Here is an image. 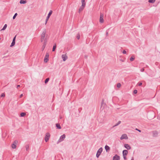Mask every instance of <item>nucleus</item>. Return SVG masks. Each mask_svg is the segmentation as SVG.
<instances>
[{
    "label": "nucleus",
    "mask_w": 160,
    "mask_h": 160,
    "mask_svg": "<svg viewBox=\"0 0 160 160\" xmlns=\"http://www.w3.org/2000/svg\"><path fill=\"white\" fill-rule=\"evenodd\" d=\"M46 32V30L45 29L42 33L41 38V42H42L43 41H44V39L45 38V37Z\"/></svg>",
    "instance_id": "obj_1"
},
{
    "label": "nucleus",
    "mask_w": 160,
    "mask_h": 160,
    "mask_svg": "<svg viewBox=\"0 0 160 160\" xmlns=\"http://www.w3.org/2000/svg\"><path fill=\"white\" fill-rule=\"evenodd\" d=\"M102 148H100L98 151L97 154H96V157L97 158H98L99 156L100 155L101 153L102 152Z\"/></svg>",
    "instance_id": "obj_2"
},
{
    "label": "nucleus",
    "mask_w": 160,
    "mask_h": 160,
    "mask_svg": "<svg viewBox=\"0 0 160 160\" xmlns=\"http://www.w3.org/2000/svg\"><path fill=\"white\" fill-rule=\"evenodd\" d=\"M52 11L51 10H50L49 13L48 14L47 17V18L46 20V22H45V24H46L48 21L49 18H50V17L51 15L52 14Z\"/></svg>",
    "instance_id": "obj_3"
},
{
    "label": "nucleus",
    "mask_w": 160,
    "mask_h": 160,
    "mask_svg": "<svg viewBox=\"0 0 160 160\" xmlns=\"http://www.w3.org/2000/svg\"><path fill=\"white\" fill-rule=\"evenodd\" d=\"M50 134L49 133L47 132L45 137V140L46 142H47L49 140L50 137Z\"/></svg>",
    "instance_id": "obj_4"
},
{
    "label": "nucleus",
    "mask_w": 160,
    "mask_h": 160,
    "mask_svg": "<svg viewBox=\"0 0 160 160\" xmlns=\"http://www.w3.org/2000/svg\"><path fill=\"white\" fill-rule=\"evenodd\" d=\"M103 15L102 13H100V17L99 19V22L101 23H102L104 22V20L103 19Z\"/></svg>",
    "instance_id": "obj_5"
},
{
    "label": "nucleus",
    "mask_w": 160,
    "mask_h": 160,
    "mask_svg": "<svg viewBox=\"0 0 160 160\" xmlns=\"http://www.w3.org/2000/svg\"><path fill=\"white\" fill-rule=\"evenodd\" d=\"M65 134H63L60 137V138L58 140V142H60L63 141L64 140V139L65 138Z\"/></svg>",
    "instance_id": "obj_6"
},
{
    "label": "nucleus",
    "mask_w": 160,
    "mask_h": 160,
    "mask_svg": "<svg viewBox=\"0 0 160 160\" xmlns=\"http://www.w3.org/2000/svg\"><path fill=\"white\" fill-rule=\"evenodd\" d=\"M124 139H128V137L127 134H122L120 138V139L121 140H122Z\"/></svg>",
    "instance_id": "obj_7"
},
{
    "label": "nucleus",
    "mask_w": 160,
    "mask_h": 160,
    "mask_svg": "<svg viewBox=\"0 0 160 160\" xmlns=\"http://www.w3.org/2000/svg\"><path fill=\"white\" fill-rule=\"evenodd\" d=\"M120 159V157L119 156L115 155L113 157L112 160H119Z\"/></svg>",
    "instance_id": "obj_8"
},
{
    "label": "nucleus",
    "mask_w": 160,
    "mask_h": 160,
    "mask_svg": "<svg viewBox=\"0 0 160 160\" xmlns=\"http://www.w3.org/2000/svg\"><path fill=\"white\" fill-rule=\"evenodd\" d=\"M47 42V39L46 37L45 39H44V42L43 44V46L42 47V50H44V48L46 46Z\"/></svg>",
    "instance_id": "obj_9"
},
{
    "label": "nucleus",
    "mask_w": 160,
    "mask_h": 160,
    "mask_svg": "<svg viewBox=\"0 0 160 160\" xmlns=\"http://www.w3.org/2000/svg\"><path fill=\"white\" fill-rule=\"evenodd\" d=\"M49 55L47 53L44 58V62H47L48 60Z\"/></svg>",
    "instance_id": "obj_10"
},
{
    "label": "nucleus",
    "mask_w": 160,
    "mask_h": 160,
    "mask_svg": "<svg viewBox=\"0 0 160 160\" xmlns=\"http://www.w3.org/2000/svg\"><path fill=\"white\" fill-rule=\"evenodd\" d=\"M62 58L63 61H65L68 59V57L66 54H62Z\"/></svg>",
    "instance_id": "obj_11"
},
{
    "label": "nucleus",
    "mask_w": 160,
    "mask_h": 160,
    "mask_svg": "<svg viewBox=\"0 0 160 160\" xmlns=\"http://www.w3.org/2000/svg\"><path fill=\"white\" fill-rule=\"evenodd\" d=\"M124 146L125 148L127 149L128 150H130L131 149V146L129 145L128 144H125L124 145Z\"/></svg>",
    "instance_id": "obj_12"
},
{
    "label": "nucleus",
    "mask_w": 160,
    "mask_h": 160,
    "mask_svg": "<svg viewBox=\"0 0 160 160\" xmlns=\"http://www.w3.org/2000/svg\"><path fill=\"white\" fill-rule=\"evenodd\" d=\"M128 154V151L127 150H124L122 151L123 155L127 156Z\"/></svg>",
    "instance_id": "obj_13"
},
{
    "label": "nucleus",
    "mask_w": 160,
    "mask_h": 160,
    "mask_svg": "<svg viewBox=\"0 0 160 160\" xmlns=\"http://www.w3.org/2000/svg\"><path fill=\"white\" fill-rule=\"evenodd\" d=\"M105 149L106 150V151L107 152H108L110 150V147L108 146H107V145H106L105 146Z\"/></svg>",
    "instance_id": "obj_14"
},
{
    "label": "nucleus",
    "mask_w": 160,
    "mask_h": 160,
    "mask_svg": "<svg viewBox=\"0 0 160 160\" xmlns=\"http://www.w3.org/2000/svg\"><path fill=\"white\" fill-rule=\"evenodd\" d=\"M153 137H157L158 135V132L157 131H154L153 132Z\"/></svg>",
    "instance_id": "obj_15"
},
{
    "label": "nucleus",
    "mask_w": 160,
    "mask_h": 160,
    "mask_svg": "<svg viewBox=\"0 0 160 160\" xmlns=\"http://www.w3.org/2000/svg\"><path fill=\"white\" fill-rule=\"evenodd\" d=\"M84 7H83L82 6H81L80 7V8H79V11H78V12L79 13H80V12L83 10Z\"/></svg>",
    "instance_id": "obj_16"
},
{
    "label": "nucleus",
    "mask_w": 160,
    "mask_h": 160,
    "mask_svg": "<svg viewBox=\"0 0 160 160\" xmlns=\"http://www.w3.org/2000/svg\"><path fill=\"white\" fill-rule=\"evenodd\" d=\"M56 47H57L56 44V43H55L54 44V45L53 47V48H52V52H54L55 51V50L56 48Z\"/></svg>",
    "instance_id": "obj_17"
},
{
    "label": "nucleus",
    "mask_w": 160,
    "mask_h": 160,
    "mask_svg": "<svg viewBox=\"0 0 160 160\" xmlns=\"http://www.w3.org/2000/svg\"><path fill=\"white\" fill-rule=\"evenodd\" d=\"M82 6L83 7H85L86 3L85 2V0H82Z\"/></svg>",
    "instance_id": "obj_18"
},
{
    "label": "nucleus",
    "mask_w": 160,
    "mask_h": 160,
    "mask_svg": "<svg viewBox=\"0 0 160 160\" xmlns=\"http://www.w3.org/2000/svg\"><path fill=\"white\" fill-rule=\"evenodd\" d=\"M56 126L57 127V128L58 129H60L61 128V127L59 123H56Z\"/></svg>",
    "instance_id": "obj_19"
},
{
    "label": "nucleus",
    "mask_w": 160,
    "mask_h": 160,
    "mask_svg": "<svg viewBox=\"0 0 160 160\" xmlns=\"http://www.w3.org/2000/svg\"><path fill=\"white\" fill-rule=\"evenodd\" d=\"M27 2V1L26 0H21L20 1V4H25Z\"/></svg>",
    "instance_id": "obj_20"
},
{
    "label": "nucleus",
    "mask_w": 160,
    "mask_h": 160,
    "mask_svg": "<svg viewBox=\"0 0 160 160\" xmlns=\"http://www.w3.org/2000/svg\"><path fill=\"white\" fill-rule=\"evenodd\" d=\"M26 115V114L25 112H22L21 113L20 115V116L21 117H24L25 115Z\"/></svg>",
    "instance_id": "obj_21"
},
{
    "label": "nucleus",
    "mask_w": 160,
    "mask_h": 160,
    "mask_svg": "<svg viewBox=\"0 0 160 160\" xmlns=\"http://www.w3.org/2000/svg\"><path fill=\"white\" fill-rule=\"evenodd\" d=\"M7 27V24H5L4 25V27H3V28L1 29V30H4L6 29Z\"/></svg>",
    "instance_id": "obj_22"
},
{
    "label": "nucleus",
    "mask_w": 160,
    "mask_h": 160,
    "mask_svg": "<svg viewBox=\"0 0 160 160\" xmlns=\"http://www.w3.org/2000/svg\"><path fill=\"white\" fill-rule=\"evenodd\" d=\"M12 147L13 149L16 148V145L15 143H13L12 145Z\"/></svg>",
    "instance_id": "obj_23"
},
{
    "label": "nucleus",
    "mask_w": 160,
    "mask_h": 160,
    "mask_svg": "<svg viewBox=\"0 0 160 160\" xmlns=\"http://www.w3.org/2000/svg\"><path fill=\"white\" fill-rule=\"evenodd\" d=\"M135 59V57L134 56H132V57H131L130 58V60L131 61H133Z\"/></svg>",
    "instance_id": "obj_24"
},
{
    "label": "nucleus",
    "mask_w": 160,
    "mask_h": 160,
    "mask_svg": "<svg viewBox=\"0 0 160 160\" xmlns=\"http://www.w3.org/2000/svg\"><path fill=\"white\" fill-rule=\"evenodd\" d=\"M49 78H47L45 80V82H44L45 83V84H47L48 82L49 81Z\"/></svg>",
    "instance_id": "obj_25"
},
{
    "label": "nucleus",
    "mask_w": 160,
    "mask_h": 160,
    "mask_svg": "<svg viewBox=\"0 0 160 160\" xmlns=\"http://www.w3.org/2000/svg\"><path fill=\"white\" fill-rule=\"evenodd\" d=\"M156 0H148V2L151 3H154L155 2Z\"/></svg>",
    "instance_id": "obj_26"
},
{
    "label": "nucleus",
    "mask_w": 160,
    "mask_h": 160,
    "mask_svg": "<svg viewBox=\"0 0 160 160\" xmlns=\"http://www.w3.org/2000/svg\"><path fill=\"white\" fill-rule=\"evenodd\" d=\"M15 42H14V41H12L11 43V44L10 45V47H12L14 46L15 44Z\"/></svg>",
    "instance_id": "obj_27"
},
{
    "label": "nucleus",
    "mask_w": 160,
    "mask_h": 160,
    "mask_svg": "<svg viewBox=\"0 0 160 160\" xmlns=\"http://www.w3.org/2000/svg\"><path fill=\"white\" fill-rule=\"evenodd\" d=\"M121 122L120 121H119L118 123H116L115 125L113 127H115V126H116L118 125H119Z\"/></svg>",
    "instance_id": "obj_28"
},
{
    "label": "nucleus",
    "mask_w": 160,
    "mask_h": 160,
    "mask_svg": "<svg viewBox=\"0 0 160 160\" xmlns=\"http://www.w3.org/2000/svg\"><path fill=\"white\" fill-rule=\"evenodd\" d=\"M121 122L120 121H119L118 123H116L115 125L113 127H115V126H116L118 125H119Z\"/></svg>",
    "instance_id": "obj_29"
},
{
    "label": "nucleus",
    "mask_w": 160,
    "mask_h": 160,
    "mask_svg": "<svg viewBox=\"0 0 160 160\" xmlns=\"http://www.w3.org/2000/svg\"><path fill=\"white\" fill-rule=\"evenodd\" d=\"M25 147H26V150L27 151H28V149H29V145L28 144V145H26L25 146Z\"/></svg>",
    "instance_id": "obj_30"
},
{
    "label": "nucleus",
    "mask_w": 160,
    "mask_h": 160,
    "mask_svg": "<svg viewBox=\"0 0 160 160\" xmlns=\"http://www.w3.org/2000/svg\"><path fill=\"white\" fill-rule=\"evenodd\" d=\"M121 83H119L117 84V87L118 88H120L121 87Z\"/></svg>",
    "instance_id": "obj_31"
},
{
    "label": "nucleus",
    "mask_w": 160,
    "mask_h": 160,
    "mask_svg": "<svg viewBox=\"0 0 160 160\" xmlns=\"http://www.w3.org/2000/svg\"><path fill=\"white\" fill-rule=\"evenodd\" d=\"M18 15V14L16 13L13 16V19H15L16 17Z\"/></svg>",
    "instance_id": "obj_32"
},
{
    "label": "nucleus",
    "mask_w": 160,
    "mask_h": 160,
    "mask_svg": "<svg viewBox=\"0 0 160 160\" xmlns=\"http://www.w3.org/2000/svg\"><path fill=\"white\" fill-rule=\"evenodd\" d=\"M80 35L79 34H78L77 35V38L78 39H80Z\"/></svg>",
    "instance_id": "obj_33"
},
{
    "label": "nucleus",
    "mask_w": 160,
    "mask_h": 160,
    "mask_svg": "<svg viewBox=\"0 0 160 160\" xmlns=\"http://www.w3.org/2000/svg\"><path fill=\"white\" fill-rule=\"evenodd\" d=\"M104 100L103 99L102 100V103H101V106H102V105H103V104H104Z\"/></svg>",
    "instance_id": "obj_34"
},
{
    "label": "nucleus",
    "mask_w": 160,
    "mask_h": 160,
    "mask_svg": "<svg viewBox=\"0 0 160 160\" xmlns=\"http://www.w3.org/2000/svg\"><path fill=\"white\" fill-rule=\"evenodd\" d=\"M138 91L137 90L135 89L133 91V93L135 94H137V93Z\"/></svg>",
    "instance_id": "obj_35"
},
{
    "label": "nucleus",
    "mask_w": 160,
    "mask_h": 160,
    "mask_svg": "<svg viewBox=\"0 0 160 160\" xmlns=\"http://www.w3.org/2000/svg\"><path fill=\"white\" fill-rule=\"evenodd\" d=\"M5 95L4 94V93H2L1 95V97H5Z\"/></svg>",
    "instance_id": "obj_36"
},
{
    "label": "nucleus",
    "mask_w": 160,
    "mask_h": 160,
    "mask_svg": "<svg viewBox=\"0 0 160 160\" xmlns=\"http://www.w3.org/2000/svg\"><path fill=\"white\" fill-rule=\"evenodd\" d=\"M16 35L13 38L12 41L14 42H15V39L16 38Z\"/></svg>",
    "instance_id": "obj_37"
},
{
    "label": "nucleus",
    "mask_w": 160,
    "mask_h": 160,
    "mask_svg": "<svg viewBox=\"0 0 160 160\" xmlns=\"http://www.w3.org/2000/svg\"><path fill=\"white\" fill-rule=\"evenodd\" d=\"M123 158H124V159H125V160L126 159H127V157H126L127 156H126L125 155H123Z\"/></svg>",
    "instance_id": "obj_38"
},
{
    "label": "nucleus",
    "mask_w": 160,
    "mask_h": 160,
    "mask_svg": "<svg viewBox=\"0 0 160 160\" xmlns=\"http://www.w3.org/2000/svg\"><path fill=\"white\" fill-rule=\"evenodd\" d=\"M142 84V83L141 82H139L138 83V85L139 86H141Z\"/></svg>",
    "instance_id": "obj_39"
},
{
    "label": "nucleus",
    "mask_w": 160,
    "mask_h": 160,
    "mask_svg": "<svg viewBox=\"0 0 160 160\" xmlns=\"http://www.w3.org/2000/svg\"><path fill=\"white\" fill-rule=\"evenodd\" d=\"M140 71L142 72H143V71H144V68H142L140 70Z\"/></svg>",
    "instance_id": "obj_40"
},
{
    "label": "nucleus",
    "mask_w": 160,
    "mask_h": 160,
    "mask_svg": "<svg viewBox=\"0 0 160 160\" xmlns=\"http://www.w3.org/2000/svg\"><path fill=\"white\" fill-rule=\"evenodd\" d=\"M122 53L123 54H125L127 53V52L125 50H124L122 52Z\"/></svg>",
    "instance_id": "obj_41"
},
{
    "label": "nucleus",
    "mask_w": 160,
    "mask_h": 160,
    "mask_svg": "<svg viewBox=\"0 0 160 160\" xmlns=\"http://www.w3.org/2000/svg\"><path fill=\"white\" fill-rule=\"evenodd\" d=\"M18 142V141H16V140H15L14 142H13V143H15V145Z\"/></svg>",
    "instance_id": "obj_42"
},
{
    "label": "nucleus",
    "mask_w": 160,
    "mask_h": 160,
    "mask_svg": "<svg viewBox=\"0 0 160 160\" xmlns=\"http://www.w3.org/2000/svg\"><path fill=\"white\" fill-rule=\"evenodd\" d=\"M135 129H136V130L138 131L139 132H141V130H140L139 129H138L137 128H136Z\"/></svg>",
    "instance_id": "obj_43"
},
{
    "label": "nucleus",
    "mask_w": 160,
    "mask_h": 160,
    "mask_svg": "<svg viewBox=\"0 0 160 160\" xmlns=\"http://www.w3.org/2000/svg\"><path fill=\"white\" fill-rule=\"evenodd\" d=\"M23 96L22 94H21L20 96V98H21Z\"/></svg>",
    "instance_id": "obj_44"
},
{
    "label": "nucleus",
    "mask_w": 160,
    "mask_h": 160,
    "mask_svg": "<svg viewBox=\"0 0 160 160\" xmlns=\"http://www.w3.org/2000/svg\"><path fill=\"white\" fill-rule=\"evenodd\" d=\"M20 87V85H18L17 86V88L18 89V88Z\"/></svg>",
    "instance_id": "obj_45"
},
{
    "label": "nucleus",
    "mask_w": 160,
    "mask_h": 160,
    "mask_svg": "<svg viewBox=\"0 0 160 160\" xmlns=\"http://www.w3.org/2000/svg\"><path fill=\"white\" fill-rule=\"evenodd\" d=\"M131 160H134V158L133 157H132L131 159Z\"/></svg>",
    "instance_id": "obj_46"
},
{
    "label": "nucleus",
    "mask_w": 160,
    "mask_h": 160,
    "mask_svg": "<svg viewBox=\"0 0 160 160\" xmlns=\"http://www.w3.org/2000/svg\"><path fill=\"white\" fill-rule=\"evenodd\" d=\"M108 32H106V34L107 35H108Z\"/></svg>",
    "instance_id": "obj_47"
},
{
    "label": "nucleus",
    "mask_w": 160,
    "mask_h": 160,
    "mask_svg": "<svg viewBox=\"0 0 160 160\" xmlns=\"http://www.w3.org/2000/svg\"><path fill=\"white\" fill-rule=\"evenodd\" d=\"M87 57L88 56H85V58H87Z\"/></svg>",
    "instance_id": "obj_48"
},
{
    "label": "nucleus",
    "mask_w": 160,
    "mask_h": 160,
    "mask_svg": "<svg viewBox=\"0 0 160 160\" xmlns=\"http://www.w3.org/2000/svg\"><path fill=\"white\" fill-rule=\"evenodd\" d=\"M60 119H61L62 118V117L61 116L60 117Z\"/></svg>",
    "instance_id": "obj_49"
},
{
    "label": "nucleus",
    "mask_w": 160,
    "mask_h": 160,
    "mask_svg": "<svg viewBox=\"0 0 160 160\" xmlns=\"http://www.w3.org/2000/svg\"><path fill=\"white\" fill-rule=\"evenodd\" d=\"M120 60L122 61H123L122 60V59H121Z\"/></svg>",
    "instance_id": "obj_50"
},
{
    "label": "nucleus",
    "mask_w": 160,
    "mask_h": 160,
    "mask_svg": "<svg viewBox=\"0 0 160 160\" xmlns=\"http://www.w3.org/2000/svg\"><path fill=\"white\" fill-rule=\"evenodd\" d=\"M1 38H0V40H1Z\"/></svg>",
    "instance_id": "obj_51"
}]
</instances>
